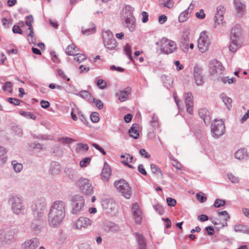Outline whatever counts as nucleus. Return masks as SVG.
<instances>
[{
    "label": "nucleus",
    "instance_id": "nucleus-1",
    "mask_svg": "<svg viewBox=\"0 0 249 249\" xmlns=\"http://www.w3.org/2000/svg\"><path fill=\"white\" fill-rule=\"evenodd\" d=\"M66 203L62 200L54 201L52 204L48 213V223L52 227H58L66 215Z\"/></svg>",
    "mask_w": 249,
    "mask_h": 249
},
{
    "label": "nucleus",
    "instance_id": "nucleus-2",
    "mask_svg": "<svg viewBox=\"0 0 249 249\" xmlns=\"http://www.w3.org/2000/svg\"><path fill=\"white\" fill-rule=\"evenodd\" d=\"M134 9L130 5H126L122 10V18L124 26L132 32L136 29V19L133 16Z\"/></svg>",
    "mask_w": 249,
    "mask_h": 249
},
{
    "label": "nucleus",
    "instance_id": "nucleus-3",
    "mask_svg": "<svg viewBox=\"0 0 249 249\" xmlns=\"http://www.w3.org/2000/svg\"><path fill=\"white\" fill-rule=\"evenodd\" d=\"M11 208L14 213L17 215L23 214L25 206L23 203V198L18 195H15L9 200Z\"/></svg>",
    "mask_w": 249,
    "mask_h": 249
},
{
    "label": "nucleus",
    "instance_id": "nucleus-4",
    "mask_svg": "<svg viewBox=\"0 0 249 249\" xmlns=\"http://www.w3.org/2000/svg\"><path fill=\"white\" fill-rule=\"evenodd\" d=\"M156 44L160 47L161 52L164 54L173 53L177 49L176 43L166 37H162Z\"/></svg>",
    "mask_w": 249,
    "mask_h": 249
},
{
    "label": "nucleus",
    "instance_id": "nucleus-5",
    "mask_svg": "<svg viewBox=\"0 0 249 249\" xmlns=\"http://www.w3.org/2000/svg\"><path fill=\"white\" fill-rule=\"evenodd\" d=\"M114 185L117 191L125 198L129 199L131 195V189L128 183L124 179L116 180Z\"/></svg>",
    "mask_w": 249,
    "mask_h": 249
},
{
    "label": "nucleus",
    "instance_id": "nucleus-6",
    "mask_svg": "<svg viewBox=\"0 0 249 249\" xmlns=\"http://www.w3.org/2000/svg\"><path fill=\"white\" fill-rule=\"evenodd\" d=\"M33 214L40 219L46 211V203L44 198L35 200L32 206Z\"/></svg>",
    "mask_w": 249,
    "mask_h": 249
},
{
    "label": "nucleus",
    "instance_id": "nucleus-7",
    "mask_svg": "<svg viewBox=\"0 0 249 249\" xmlns=\"http://www.w3.org/2000/svg\"><path fill=\"white\" fill-rule=\"evenodd\" d=\"M76 186L81 192L86 195L91 194L93 192V187L91 181L84 178H81L76 183Z\"/></svg>",
    "mask_w": 249,
    "mask_h": 249
},
{
    "label": "nucleus",
    "instance_id": "nucleus-8",
    "mask_svg": "<svg viewBox=\"0 0 249 249\" xmlns=\"http://www.w3.org/2000/svg\"><path fill=\"white\" fill-rule=\"evenodd\" d=\"M85 201L84 197L80 195H76L72 198V208L71 213L78 214L82 212L85 206Z\"/></svg>",
    "mask_w": 249,
    "mask_h": 249
},
{
    "label": "nucleus",
    "instance_id": "nucleus-9",
    "mask_svg": "<svg viewBox=\"0 0 249 249\" xmlns=\"http://www.w3.org/2000/svg\"><path fill=\"white\" fill-rule=\"evenodd\" d=\"M93 221L85 216H80L73 222L72 227L74 230H83L91 226Z\"/></svg>",
    "mask_w": 249,
    "mask_h": 249
},
{
    "label": "nucleus",
    "instance_id": "nucleus-10",
    "mask_svg": "<svg viewBox=\"0 0 249 249\" xmlns=\"http://www.w3.org/2000/svg\"><path fill=\"white\" fill-rule=\"evenodd\" d=\"M225 128L224 123L222 120H214L211 127V132L213 137L218 138L223 135Z\"/></svg>",
    "mask_w": 249,
    "mask_h": 249
},
{
    "label": "nucleus",
    "instance_id": "nucleus-11",
    "mask_svg": "<svg viewBox=\"0 0 249 249\" xmlns=\"http://www.w3.org/2000/svg\"><path fill=\"white\" fill-rule=\"evenodd\" d=\"M210 40L205 32H202L197 40V47L199 50L202 53L206 52L209 47Z\"/></svg>",
    "mask_w": 249,
    "mask_h": 249
},
{
    "label": "nucleus",
    "instance_id": "nucleus-12",
    "mask_svg": "<svg viewBox=\"0 0 249 249\" xmlns=\"http://www.w3.org/2000/svg\"><path fill=\"white\" fill-rule=\"evenodd\" d=\"M225 12V8L223 5H220L217 7L216 13L214 18V28H217L218 25H224L225 22L223 21V15Z\"/></svg>",
    "mask_w": 249,
    "mask_h": 249
},
{
    "label": "nucleus",
    "instance_id": "nucleus-13",
    "mask_svg": "<svg viewBox=\"0 0 249 249\" xmlns=\"http://www.w3.org/2000/svg\"><path fill=\"white\" fill-rule=\"evenodd\" d=\"M223 68L221 63L216 59H213L209 63V72L211 75H218L222 74Z\"/></svg>",
    "mask_w": 249,
    "mask_h": 249
},
{
    "label": "nucleus",
    "instance_id": "nucleus-14",
    "mask_svg": "<svg viewBox=\"0 0 249 249\" xmlns=\"http://www.w3.org/2000/svg\"><path fill=\"white\" fill-rule=\"evenodd\" d=\"M194 77L195 83L197 86H200L203 84L204 78L202 75V68L201 67L196 65L194 67Z\"/></svg>",
    "mask_w": 249,
    "mask_h": 249
},
{
    "label": "nucleus",
    "instance_id": "nucleus-15",
    "mask_svg": "<svg viewBox=\"0 0 249 249\" xmlns=\"http://www.w3.org/2000/svg\"><path fill=\"white\" fill-rule=\"evenodd\" d=\"M189 35V31L185 30L183 32L180 39L179 47L184 52H187L188 50V46L190 42Z\"/></svg>",
    "mask_w": 249,
    "mask_h": 249
},
{
    "label": "nucleus",
    "instance_id": "nucleus-16",
    "mask_svg": "<svg viewBox=\"0 0 249 249\" xmlns=\"http://www.w3.org/2000/svg\"><path fill=\"white\" fill-rule=\"evenodd\" d=\"M185 103L187 112L190 114H193V96L191 92L185 93L184 95Z\"/></svg>",
    "mask_w": 249,
    "mask_h": 249
},
{
    "label": "nucleus",
    "instance_id": "nucleus-17",
    "mask_svg": "<svg viewBox=\"0 0 249 249\" xmlns=\"http://www.w3.org/2000/svg\"><path fill=\"white\" fill-rule=\"evenodd\" d=\"M39 245V239L33 238L23 243L21 246V249H36Z\"/></svg>",
    "mask_w": 249,
    "mask_h": 249
},
{
    "label": "nucleus",
    "instance_id": "nucleus-18",
    "mask_svg": "<svg viewBox=\"0 0 249 249\" xmlns=\"http://www.w3.org/2000/svg\"><path fill=\"white\" fill-rule=\"evenodd\" d=\"M233 3L237 16L242 17L246 11V5L240 0H234Z\"/></svg>",
    "mask_w": 249,
    "mask_h": 249
},
{
    "label": "nucleus",
    "instance_id": "nucleus-19",
    "mask_svg": "<svg viewBox=\"0 0 249 249\" xmlns=\"http://www.w3.org/2000/svg\"><path fill=\"white\" fill-rule=\"evenodd\" d=\"M133 218L137 224H140L142 219V213L138 204H134L131 208Z\"/></svg>",
    "mask_w": 249,
    "mask_h": 249
},
{
    "label": "nucleus",
    "instance_id": "nucleus-20",
    "mask_svg": "<svg viewBox=\"0 0 249 249\" xmlns=\"http://www.w3.org/2000/svg\"><path fill=\"white\" fill-rule=\"evenodd\" d=\"M134 236L138 244V249H146V242L144 237L139 232H135Z\"/></svg>",
    "mask_w": 249,
    "mask_h": 249
},
{
    "label": "nucleus",
    "instance_id": "nucleus-21",
    "mask_svg": "<svg viewBox=\"0 0 249 249\" xmlns=\"http://www.w3.org/2000/svg\"><path fill=\"white\" fill-rule=\"evenodd\" d=\"M102 206L107 210V212L110 213L113 212L116 208V203L112 200H106L102 202Z\"/></svg>",
    "mask_w": 249,
    "mask_h": 249
},
{
    "label": "nucleus",
    "instance_id": "nucleus-22",
    "mask_svg": "<svg viewBox=\"0 0 249 249\" xmlns=\"http://www.w3.org/2000/svg\"><path fill=\"white\" fill-rule=\"evenodd\" d=\"M199 116L203 120L204 123L208 125L211 121L209 111L205 108H200L198 110Z\"/></svg>",
    "mask_w": 249,
    "mask_h": 249
},
{
    "label": "nucleus",
    "instance_id": "nucleus-23",
    "mask_svg": "<svg viewBox=\"0 0 249 249\" xmlns=\"http://www.w3.org/2000/svg\"><path fill=\"white\" fill-rule=\"evenodd\" d=\"M234 156L236 159L239 160H247L249 155L246 148H241L235 153Z\"/></svg>",
    "mask_w": 249,
    "mask_h": 249
},
{
    "label": "nucleus",
    "instance_id": "nucleus-24",
    "mask_svg": "<svg viewBox=\"0 0 249 249\" xmlns=\"http://www.w3.org/2000/svg\"><path fill=\"white\" fill-rule=\"evenodd\" d=\"M81 32L84 35L88 36L93 34L96 32V26L93 22H91L88 28L82 27Z\"/></svg>",
    "mask_w": 249,
    "mask_h": 249
},
{
    "label": "nucleus",
    "instance_id": "nucleus-25",
    "mask_svg": "<svg viewBox=\"0 0 249 249\" xmlns=\"http://www.w3.org/2000/svg\"><path fill=\"white\" fill-rule=\"evenodd\" d=\"M241 30L239 25H235L231 30V39H238L241 35Z\"/></svg>",
    "mask_w": 249,
    "mask_h": 249
},
{
    "label": "nucleus",
    "instance_id": "nucleus-26",
    "mask_svg": "<svg viewBox=\"0 0 249 249\" xmlns=\"http://www.w3.org/2000/svg\"><path fill=\"white\" fill-rule=\"evenodd\" d=\"M111 173V171L109 165L105 162L101 174L103 179L106 181L108 180Z\"/></svg>",
    "mask_w": 249,
    "mask_h": 249
},
{
    "label": "nucleus",
    "instance_id": "nucleus-27",
    "mask_svg": "<svg viewBox=\"0 0 249 249\" xmlns=\"http://www.w3.org/2000/svg\"><path fill=\"white\" fill-rule=\"evenodd\" d=\"M220 98L226 106L227 108L229 110L232 107L231 103L232 100L229 97L227 96L224 93H222L220 95Z\"/></svg>",
    "mask_w": 249,
    "mask_h": 249
},
{
    "label": "nucleus",
    "instance_id": "nucleus-28",
    "mask_svg": "<svg viewBox=\"0 0 249 249\" xmlns=\"http://www.w3.org/2000/svg\"><path fill=\"white\" fill-rule=\"evenodd\" d=\"M121 158L125 159L121 161V162L126 166L130 168H133L134 167L132 165L129 164V162H131L133 159V156H130L129 154H125V155H122Z\"/></svg>",
    "mask_w": 249,
    "mask_h": 249
},
{
    "label": "nucleus",
    "instance_id": "nucleus-29",
    "mask_svg": "<svg viewBox=\"0 0 249 249\" xmlns=\"http://www.w3.org/2000/svg\"><path fill=\"white\" fill-rule=\"evenodd\" d=\"M112 39H114L112 32L110 31H104L103 32V40L104 45H108V42Z\"/></svg>",
    "mask_w": 249,
    "mask_h": 249
},
{
    "label": "nucleus",
    "instance_id": "nucleus-30",
    "mask_svg": "<svg viewBox=\"0 0 249 249\" xmlns=\"http://www.w3.org/2000/svg\"><path fill=\"white\" fill-rule=\"evenodd\" d=\"M77 52L78 48L73 43L69 45L66 49V53L68 55H76Z\"/></svg>",
    "mask_w": 249,
    "mask_h": 249
},
{
    "label": "nucleus",
    "instance_id": "nucleus-31",
    "mask_svg": "<svg viewBox=\"0 0 249 249\" xmlns=\"http://www.w3.org/2000/svg\"><path fill=\"white\" fill-rule=\"evenodd\" d=\"M65 173L71 180H74L77 178V171L71 167H67L65 169Z\"/></svg>",
    "mask_w": 249,
    "mask_h": 249
},
{
    "label": "nucleus",
    "instance_id": "nucleus-32",
    "mask_svg": "<svg viewBox=\"0 0 249 249\" xmlns=\"http://www.w3.org/2000/svg\"><path fill=\"white\" fill-rule=\"evenodd\" d=\"M137 129L138 125L137 124H133L128 131L130 136L135 139H137L139 137V133Z\"/></svg>",
    "mask_w": 249,
    "mask_h": 249
},
{
    "label": "nucleus",
    "instance_id": "nucleus-33",
    "mask_svg": "<svg viewBox=\"0 0 249 249\" xmlns=\"http://www.w3.org/2000/svg\"><path fill=\"white\" fill-rule=\"evenodd\" d=\"M234 231L236 232H240L249 234V227L244 225H236L234 227Z\"/></svg>",
    "mask_w": 249,
    "mask_h": 249
},
{
    "label": "nucleus",
    "instance_id": "nucleus-34",
    "mask_svg": "<svg viewBox=\"0 0 249 249\" xmlns=\"http://www.w3.org/2000/svg\"><path fill=\"white\" fill-rule=\"evenodd\" d=\"M0 233H2V238L5 243L10 242L14 238L13 232L12 231L8 230L6 231L4 233L0 231Z\"/></svg>",
    "mask_w": 249,
    "mask_h": 249
},
{
    "label": "nucleus",
    "instance_id": "nucleus-35",
    "mask_svg": "<svg viewBox=\"0 0 249 249\" xmlns=\"http://www.w3.org/2000/svg\"><path fill=\"white\" fill-rule=\"evenodd\" d=\"M238 39H231V44L229 46V50L234 53L236 50L240 47L241 45L238 42Z\"/></svg>",
    "mask_w": 249,
    "mask_h": 249
},
{
    "label": "nucleus",
    "instance_id": "nucleus-36",
    "mask_svg": "<svg viewBox=\"0 0 249 249\" xmlns=\"http://www.w3.org/2000/svg\"><path fill=\"white\" fill-rule=\"evenodd\" d=\"M89 146L87 144L83 143H78L77 144L75 152L77 153L87 151L89 150Z\"/></svg>",
    "mask_w": 249,
    "mask_h": 249
},
{
    "label": "nucleus",
    "instance_id": "nucleus-37",
    "mask_svg": "<svg viewBox=\"0 0 249 249\" xmlns=\"http://www.w3.org/2000/svg\"><path fill=\"white\" fill-rule=\"evenodd\" d=\"M189 13V12L187 10H185L181 12L178 17L179 21L180 22H183L186 21L190 17V14Z\"/></svg>",
    "mask_w": 249,
    "mask_h": 249
},
{
    "label": "nucleus",
    "instance_id": "nucleus-38",
    "mask_svg": "<svg viewBox=\"0 0 249 249\" xmlns=\"http://www.w3.org/2000/svg\"><path fill=\"white\" fill-rule=\"evenodd\" d=\"M16 173H19L23 169V165L21 163L18 162L17 160H14L11 163Z\"/></svg>",
    "mask_w": 249,
    "mask_h": 249
},
{
    "label": "nucleus",
    "instance_id": "nucleus-39",
    "mask_svg": "<svg viewBox=\"0 0 249 249\" xmlns=\"http://www.w3.org/2000/svg\"><path fill=\"white\" fill-rule=\"evenodd\" d=\"M129 93V90H122L120 91V92L118 94L119 100L121 102L125 101L127 98Z\"/></svg>",
    "mask_w": 249,
    "mask_h": 249
},
{
    "label": "nucleus",
    "instance_id": "nucleus-40",
    "mask_svg": "<svg viewBox=\"0 0 249 249\" xmlns=\"http://www.w3.org/2000/svg\"><path fill=\"white\" fill-rule=\"evenodd\" d=\"M6 151L2 146L0 145V164L4 163L7 160V158L4 156Z\"/></svg>",
    "mask_w": 249,
    "mask_h": 249
},
{
    "label": "nucleus",
    "instance_id": "nucleus-41",
    "mask_svg": "<svg viewBox=\"0 0 249 249\" xmlns=\"http://www.w3.org/2000/svg\"><path fill=\"white\" fill-rule=\"evenodd\" d=\"M108 45H104V46L109 50H112L115 49L117 46V41L115 39H112L108 42Z\"/></svg>",
    "mask_w": 249,
    "mask_h": 249
},
{
    "label": "nucleus",
    "instance_id": "nucleus-42",
    "mask_svg": "<svg viewBox=\"0 0 249 249\" xmlns=\"http://www.w3.org/2000/svg\"><path fill=\"white\" fill-rule=\"evenodd\" d=\"M40 222L38 220L33 221L31 224V229L35 232L38 231L40 230Z\"/></svg>",
    "mask_w": 249,
    "mask_h": 249
},
{
    "label": "nucleus",
    "instance_id": "nucleus-43",
    "mask_svg": "<svg viewBox=\"0 0 249 249\" xmlns=\"http://www.w3.org/2000/svg\"><path fill=\"white\" fill-rule=\"evenodd\" d=\"M12 87L13 84L11 82H6L2 87V89L4 91L11 93L12 92Z\"/></svg>",
    "mask_w": 249,
    "mask_h": 249
},
{
    "label": "nucleus",
    "instance_id": "nucleus-44",
    "mask_svg": "<svg viewBox=\"0 0 249 249\" xmlns=\"http://www.w3.org/2000/svg\"><path fill=\"white\" fill-rule=\"evenodd\" d=\"M12 130L14 134L18 137H21L23 135V131L18 126H13Z\"/></svg>",
    "mask_w": 249,
    "mask_h": 249
},
{
    "label": "nucleus",
    "instance_id": "nucleus-45",
    "mask_svg": "<svg viewBox=\"0 0 249 249\" xmlns=\"http://www.w3.org/2000/svg\"><path fill=\"white\" fill-rule=\"evenodd\" d=\"M124 50L126 54V55L128 56V58L131 60H133V58L131 55V51L130 46L128 44H126L124 47Z\"/></svg>",
    "mask_w": 249,
    "mask_h": 249
},
{
    "label": "nucleus",
    "instance_id": "nucleus-46",
    "mask_svg": "<svg viewBox=\"0 0 249 249\" xmlns=\"http://www.w3.org/2000/svg\"><path fill=\"white\" fill-rule=\"evenodd\" d=\"M31 146L36 152H40L43 149V145L39 143H33L31 144Z\"/></svg>",
    "mask_w": 249,
    "mask_h": 249
},
{
    "label": "nucleus",
    "instance_id": "nucleus-47",
    "mask_svg": "<svg viewBox=\"0 0 249 249\" xmlns=\"http://www.w3.org/2000/svg\"><path fill=\"white\" fill-rule=\"evenodd\" d=\"M108 226L109 230L111 232L117 233L120 231L119 227L115 223H110Z\"/></svg>",
    "mask_w": 249,
    "mask_h": 249
},
{
    "label": "nucleus",
    "instance_id": "nucleus-48",
    "mask_svg": "<svg viewBox=\"0 0 249 249\" xmlns=\"http://www.w3.org/2000/svg\"><path fill=\"white\" fill-rule=\"evenodd\" d=\"M221 81L224 84L228 83L229 84H232L235 82L236 80L234 77L229 78V77H222L220 78Z\"/></svg>",
    "mask_w": 249,
    "mask_h": 249
},
{
    "label": "nucleus",
    "instance_id": "nucleus-49",
    "mask_svg": "<svg viewBox=\"0 0 249 249\" xmlns=\"http://www.w3.org/2000/svg\"><path fill=\"white\" fill-rule=\"evenodd\" d=\"M56 74L57 75L61 78H62L63 79L67 81H70V78H68L65 74L64 71L60 69H58L56 70Z\"/></svg>",
    "mask_w": 249,
    "mask_h": 249
},
{
    "label": "nucleus",
    "instance_id": "nucleus-50",
    "mask_svg": "<svg viewBox=\"0 0 249 249\" xmlns=\"http://www.w3.org/2000/svg\"><path fill=\"white\" fill-rule=\"evenodd\" d=\"M76 95L85 99H88L91 96L90 94L86 90H81L78 93L76 94Z\"/></svg>",
    "mask_w": 249,
    "mask_h": 249
},
{
    "label": "nucleus",
    "instance_id": "nucleus-51",
    "mask_svg": "<svg viewBox=\"0 0 249 249\" xmlns=\"http://www.w3.org/2000/svg\"><path fill=\"white\" fill-rule=\"evenodd\" d=\"M19 113L22 116H23L28 118H31L33 120H35L36 119V116L35 115H34L33 113H32L31 112L24 111H21L19 112Z\"/></svg>",
    "mask_w": 249,
    "mask_h": 249
},
{
    "label": "nucleus",
    "instance_id": "nucleus-52",
    "mask_svg": "<svg viewBox=\"0 0 249 249\" xmlns=\"http://www.w3.org/2000/svg\"><path fill=\"white\" fill-rule=\"evenodd\" d=\"M74 56H75L74 58V60H76L78 63H81L82 61L86 59V57L85 55L78 53V52H77V54H76V55Z\"/></svg>",
    "mask_w": 249,
    "mask_h": 249
},
{
    "label": "nucleus",
    "instance_id": "nucleus-53",
    "mask_svg": "<svg viewBox=\"0 0 249 249\" xmlns=\"http://www.w3.org/2000/svg\"><path fill=\"white\" fill-rule=\"evenodd\" d=\"M91 159L90 158H85L80 162V165L81 167L87 166L90 162Z\"/></svg>",
    "mask_w": 249,
    "mask_h": 249
},
{
    "label": "nucleus",
    "instance_id": "nucleus-54",
    "mask_svg": "<svg viewBox=\"0 0 249 249\" xmlns=\"http://www.w3.org/2000/svg\"><path fill=\"white\" fill-rule=\"evenodd\" d=\"M228 177L231 182L233 183H237L239 182L238 178L234 176L232 173L228 174Z\"/></svg>",
    "mask_w": 249,
    "mask_h": 249
},
{
    "label": "nucleus",
    "instance_id": "nucleus-55",
    "mask_svg": "<svg viewBox=\"0 0 249 249\" xmlns=\"http://www.w3.org/2000/svg\"><path fill=\"white\" fill-rule=\"evenodd\" d=\"M59 142L63 144H68L71 143L73 140L69 137H62L59 140Z\"/></svg>",
    "mask_w": 249,
    "mask_h": 249
},
{
    "label": "nucleus",
    "instance_id": "nucleus-56",
    "mask_svg": "<svg viewBox=\"0 0 249 249\" xmlns=\"http://www.w3.org/2000/svg\"><path fill=\"white\" fill-rule=\"evenodd\" d=\"M225 204V201L224 200L216 199L214 203V206L215 208H219L221 206H223Z\"/></svg>",
    "mask_w": 249,
    "mask_h": 249
},
{
    "label": "nucleus",
    "instance_id": "nucleus-57",
    "mask_svg": "<svg viewBox=\"0 0 249 249\" xmlns=\"http://www.w3.org/2000/svg\"><path fill=\"white\" fill-rule=\"evenodd\" d=\"M90 119L93 123H97L99 121V114L96 112H92L90 115Z\"/></svg>",
    "mask_w": 249,
    "mask_h": 249
},
{
    "label": "nucleus",
    "instance_id": "nucleus-58",
    "mask_svg": "<svg viewBox=\"0 0 249 249\" xmlns=\"http://www.w3.org/2000/svg\"><path fill=\"white\" fill-rule=\"evenodd\" d=\"M197 199L200 202L203 203L207 200V197L203 195L202 193H197L196 195Z\"/></svg>",
    "mask_w": 249,
    "mask_h": 249
},
{
    "label": "nucleus",
    "instance_id": "nucleus-59",
    "mask_svg": "<svg viewBox=\"0 0 249 249\" xmlns=\"http://www.w3.org/2000/svg\"><path fill=\"white\" fill-rule=\"evenodd\" d=\"M60 169L58 167H55L53 165H51V167L49 170V172L52 175H56L59 174Z\"/></svg>",
    "mask_w": 249,
    "mask_h": 249
},
{
    "label": "nucleus",
    "instance_id": "nucleus-60",
    "mask_svg": "<svg viewBox=\"0 0 249 249\" xmlns=\"http://www.w3.org/2000/svg\"><path fill=\"white\" fill-rule=\"evenodd\" d=\"M97 85L102 89L107 87V83L103 79H99L97 82Z\"/></svg>",
    "mask_w": 249,
    "mask_h": 249
},
{
    "label": "nucleus",
    "instance_id": "nucleus-61",
    "mask_svg": "<svg viewBox=\"0 0 249 249\" xmlns=\"http://www.w3.org/2000/svg\"><path fill=\"white\" fill-rule=\"evenodd\" d=\"M7 101L11 104L14 105H19L20 103V100L17 98H8Z\"/></svg>",
    "mask_w": 249,
    "mask_h": 249
},
{
    "label": "nucleus",
    "instance_id": "nucleus-62",
    "mask_svg": "<svg viewBox=\"0 0 249 249\" xmlns=\"http://www.w3.org/2000/svg\"><path fill=\"white\" fill-rule=\"evenodd\" d=\"M150 167L152 173L154 174L156 173L157 172L161 173V171L160 169L156 165L154 164H151L150 165Z\"/></svg>",
    "mask_w": 249,
    "mask_h": 249
},
{
    "label": "nucleus",
    "instance_id": "nucleus-63",
    "mask_svg": "<svg viewBox=\"0 0 249 249\" xmlns=\"http://www.w3.org/2000/svg\"><path fill=\"white\" fill-rule=\"evenodd\" d=\"M26 21L25 24L29 27V28L32 27V22H33V18L32 16L30 15L26 17Z\"/></svg>",
    "mask_w": 249,
    "mask_h": 249
},
{
    "label": "nucleus",
    "instance_id": "nucleus-64",
    "mask_svg": "<svg viewBox=\"0 0 249 249\" xmlns=\"http://www.w3.org/2000/svg\"><path fill=\"white\" fill-rule=\"evenodd\" d=\"M166 201L168 205L172 207L175 206L177 203L176 200L171 197H167L166 198Z\"/></svg>",
    "mask_w": 249,
    "mask_h": 249
}]
</instances>
